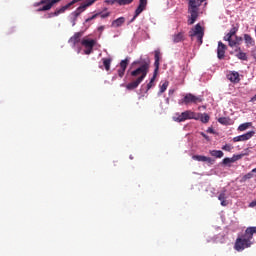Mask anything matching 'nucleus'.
Returning a JSON list of instances; mask_svg holds the SVG:
<instances>
[{
    "instance_id": "obj_1",
    "label": "nucleus",
    "mask_w": 256,
    "mask_h": 256,
    "mask_svg": "<svg viewBox=\"0 0 256 256\" xmlns=\"http://www.w3.org/2000/svg\"><path fill=\"white\" fill-rule=\"evenodd\" d=\"M149 73V62H144L138 68L131 70L129 73V83L126 85L128 91H135L137 87L145 81V77Z\"/></svg>"
},
{
    "instance_id": "obj_2",
    "label": "nucleus",
    "mask_w": 256,
    "mask_h": 256,
    "mask_svg": "<svg viewBox=\"0 0 256 256\" xmlns=\"http://www.w3.org/2000/svg\"><path fill=\"white\" fill-rule=\"evenodd\" d=\"M255 233H256V227H248L245 230V234L242 237L236 239L234 249L236 251H243L251 247V245H253V242H251V239H253V235H255Z\"/></svg>"
},
{
    "instance_id": "obj_3",
    "label": "nucleus",
    "mask_w": 256,
    "mask_h": 256,
    "mask_svg": "<svg viewBox=\"0 0 256 256\" xmlns=\"http://www.w3.org/2000/svg\"><path fill=\"white\" fill-rule=\"evenodd\" d=\"M205 3V0H188V13L190 17L188 19V25H193L199 18V8Z\"/></svg>"
},
{
    "instance_id": "obj_4",
    "label": "nucleus",
    "mask_w": 256,
    "mask_h": 256,
    "mask_svg": "<svg viewBox=\"0 0 256 256\" xmlns=\"http://www.w3.org/2000/svg\"><path fill=\"white\" fill-rule=\"evenodd\" d=\"M205 35V30L201 27V24H196L194 28L189 31V37L197 38L199 45H203V37Z\"/></svg>"
},
{
    "instance_id": "obj_5",
    "label": "nucleus",
    "mask_w": 256,
    "mask_h": 256,
    "mask_svg": "<svg viewBox=\"0 0 256 256\" xmlns=\"http://www.w3.org/2000/svg\"><path fill=\"white\" fill-rule=\"evenodd\" d=\"M189 119H194L195 121H199V118L197 117V113L191 111V110H186L182 112L178 117H174V121L177 123H183L184 121H187Z\"/></svg>"
},
{
    "instance_id": "obj_6",
    "label": "nucleus",
    "mask_w": 256,
    "mask_h": 256,
    "mask_svg": "<svg viewBox=\"0 0 256 256\" xmlns=\"http://www.w3.org/2000/svg\"><path fill=\"white\" fill-rule=\"evenodd\" d=\"M60 1L61 0H41L40 2L34 3V7H40V5H43L38 8L37 11H49L53 5H56V3H59Z\"/></svg>"
},
{
    "instance_id": "obj_7",
    "label": "nucleus",
    "mask_w": 256,
    "mask_h": 256,
    "mask_svg": "<svg viewBox=\"0 0 256 256\" xmlns=\"http://www.w3.org/2000/svg\"><path fill=\"white\" fill-rule=\"evenodd\" d=\"M203 99L199 96H195L191 93H188L184 96L182 100H180V105H191L193 103L194 105H197V103H201Z\"/></svg>"
},
{
    "instance_id": "obj_8",
    "label": "nucleus",
    "mask_w": 256,
    "mask_h": 256,
    "mask_svg": "<svg viewBox=\"0 0 256 256\" xmlns=\"http://www.w3.org/2000/svg\"><path fill=\"white\" fill-rule=\"evenodd\" d=\"M98 0H85L77 9L72 13V15L77 19L79 15L83 13L87 9V7H91Z\"/></svg>"
},
{
    "instance_id": "obj_9",
    "label": "nucleus",
    "mask_w": 256,
    "mask_h": 256,
    "mask_svg": "<svg viewBox=\"0 0 256 256\" xmlns=\"http://www.w3.org/2000/svg\"><path fill=\"white\" fill-rule=\"evenodd\" d=\"M96 43L97 41H95L94 39H83L81 41V45L85 47V55H91V53H93V48L95 47Z\"/></svg>"
},
{
    "instance_id": "obj_10",
    "label": "nucleus",
    "mask_w": 256,
    "mask_h": 256,
    "mask_svg": "<svg viewBox=\"0 0 256 256\" xmlns=\"http://www.w3.org/2000/svg\"><path fill=\"white\" fill-rule=\"evenodd\" d=\"M146 9H147V0H139V5L135 10L134 17L130 20V23H133V21H135V19H137V17H139V14L142 11H145Z\"/></svg>"
},
{
    "instance_id": "obj_11",
    "label": "nucleus",
    "mask_w": 256,
    "mask_h": 256,
    "mask_svg": "<svg viewBox=\"0 0 256 256\" xmlns=\"http://www.w3.org/2000/svg\"><path fill=\"white\" fill-rule=\"evenodd\" d=\"M128 65H129V58H126L120 62V68L117 70L118 77H120V79H123L125 75V71H127Z\"/></svg>"
},
{
    "instance_id": "obj_12",
    "label": "nucleus",
    "mask_w": 256,
    "mask_h": 256,
    "mask_svg": "<svg viewBox=\"0 0 256 256\" xmlns=\"http://www.w3.org/2000/svg\"><path fill=\"white\" fill-rule=\"evenodd\" d=\"M253 135H255V131H249L243 135L234 137L233 141L234 143H238L239 141H249Z\"/></svg>"
},
{
    "instance_id": "obj_13",
    "label": "nucleus",
    "mask_w": 256,
    "mask_h": 256,
    "mask_svg": "<svg viewBox=\"0 0 256 256\" xmlns=\"http://www.w3.org/2000/svg\"><path fill=\"white\" fill-rule=\"evenodd\" d=\"M227 51V45L223 42H218L217 57L218 59H225V52Z\"/></svg>"
},
{
    "instance_id": "obj_14",
    "label": "nucleus",
    "mask_w": 256,
    "mask_h": 256,
    "mask_svg": "<svg viewBox=\"0 0 256 256\" xmlns=\"http://www.w3.org/2000/svg\"><path fill=\"white\" fill-rule=\"evenodd\" d=\"M154 59H155V62H154V66H155V70L156 72L159 71V61H161V51L160 50H155L154 51Z\"/></svg>"
},
{
    "instance_id": "obj_15",
    "label": "nucleus",
    "mask_w": 256,
    "mask_h": 256,
    "mask_svg": "<svg viewBox=\"0 0 256 256\" xmlns=\"http://www.w3.org/2000/svg\"><path fill=\"white\" fill-rule=\"evenodd\" d=\"M218 199L219 201H221L222 207H227V205H229V203L227 202V190L221 191Z\"/></svg>"
},
{
    "instance_id": "obj_16",
    "label": "nucleus",
    "mask_w": 256,
    "mask_h": 256,
    "mask_svg": "<svg viewBox=\"0 0 256 256\" xmlns=\"http://www.w3.org/2000/svg\"><path fill=\"white\" fill-rule=\"evenodd\" d=\"M227 79L231 81V83H239V81H241L239 78V72H231L227 75Z\"/></svg>"
},
{
    "instance_id": "obj_17",
    "label": "nucleus",
    "mask_w": 256,
    "mask_h": 256,
    "mask_svg": "<svg viewBox=\"0 0 256 256\" xmlns=\"http://www.w3.org/2000/svg\"><path fill=\"white\" fill-rule=\"evenodd\" d=\"M81 37H83V32H77L74 36L69 40L73 45H77L81 41Z\"/></svg>"
},
{
    "instance_id": "obj_18",
    "label": "nucleus",
    "mask_w": 256,
    "mask_h": 256,
    "mask_svg": "<svg viewBox=\"0 0 256 256\" xmlns=\"http://www.w3.org/2000/svg\"><path fill=\"white\" fill-rule=\"evenodd\" d=\"M196 117L198 118V121H201V123H207L211 119L207 113H198L196 114Z\"/></svg>"
},
{
    "instance_id": "obj_19",
    "label": "nucleus",
    "mask_w": 256,
    "mask_h": 256,
    "mask_svg": "<svg viewBox=\"0 0 256 256\" xmlns=\"http://www.w3.org/2000/svg\"><path fill=\"white\" fill-rule=\"evenodd\" d=\"M242 41H243V38L239 36H235V39L231 38V40L228 42L229 47H237V45H240Z\"/></svg>"
},
{
    "instance_id": "obj_20",
    "label": "nucleus",
    "mask_w": 256,
    "mask_h": 256,
    "mask_svg": "<svg viewBox=\"0 0 256 256\" xmlns=\"http://www.w3.org/2000/svg\"><path fill=\"white\" fill-rule=\"evenodd\" d=\"M184 39H185V36H184L183 32H179L172 36L173 43H181V41H183Z\"/></svg>"
},
{
    "instance_id": "obj_21",
    "label": "nucleus",
    "mask_w": 256,
    "mask_h": 256,
    "mask_svg": "<svg viewBox=\"0 0 256 256\" xmlns=\"http://www.w3.org/2000/svg\"><path fill=\"white\" fill-rule=\"evenodd\" d=\"M244 41L248 47H249V45H250V47H254V45H255V40L249 34H244Z\"/></svg>"
},
{
    "instance_id": "obj_22",
    "label": "nucleus",
    "mask_w": 256,
    "mask_h": 256,
    "mask_svg": "<svg viewBox=\"0 0 256 256\" xmlns=\"http://www.w3.org/2000/svg\"><path fill=\"white\" fill-rule=\"evenodd\" d=\"M155 79H157V72L154 70V74H153L152 78L150 79V82L146 86V93L151 88L155 87Z\"/></svg>"
},
{
    "instance_id": "obj_23",
    "label": "nucleus",
    "mask_w": 256,
    "mask_h": 256,
    "mask_svg": "<svg viewBox=\"0 0 256 256\" xmlns=\"http://www.w3.org/2000/svg\"><path fill=\"white\" fill-rule=\"evenodd\" d=\"M210 155L216 159H221L225 154L221 150H210Z\"/></svg>"
},
{
    "instance_id": "obj_24",
    "label": "nucleus",
    "mask_w": 256,
    "mask_h": 256,
    "mask_svg": "<svg viewBox=\"0 0 256 256\" xmlns=\"http://www.w3.org/2000/svg\"><path fill=\"white\" fill-rule=\"evenodd\" d=\"M123 23H125V17H119L112 22L111 27H121Z\"/></svg>"
},
{
    "instance_id": "obj_25",
    "label": "nucleus",
    "mask_w": 256,
    "mask_h": 256,
    "mask_svg": "<svg viewBox=\"0 0 256 256\" xmlns=\"http://www.w3.org/2000/svg\"><path fill=\"white\" fill-rule=\"evenodd\" d=\"M104 3L107 5H115V3H118V5L123 6L125 5V0H105Z\"/></svg>"
},
{
    "instance_id": "obj_26",
    "label": "nucleus",
    "mask_w": 256,
    "mask_h": 256,
    "mask_svg": "<svg viewBox=\"0 0 256 256\" xmlns=\"http://www.w3.org/2000/svg\"><path fill=\"white\" fill-rule=\"evenodd\" d=\"M102 61H103V65L105 67V70L106 71H110L111 69V58H102Z\"/></svg>"
},
{
    "instance_id": "obj_27",
    "label": "nucleus",
    "mask_w": 256,
    "mask_h": 256,
    "mask_svg": "<svg viewBox=\"0 0 256 256\" xmlns=\"http://www.w3.org/2000/svg\"><path fill=\"white\" fill-rule=\"evenodd\" d=\"M251 125H253V123H251V122L243 123L238 127V131H247V129H249V127H251Z\"/></svg>"
},
{
    "instance_id": "obj_28",
    "label": "nucleus",
    "mask_w": 256,
    "mask_h": 256,
    "mask_svg": "<svg viewBox=\"0 0 256 256\" xmlns=\"http://www.w3.org/2000/svg\"><path fill=\"white\" fill-rule=\"evenodd\" d=\"M167 87H169V81H165L161 86L160 90L158 92V95H162V93H165L167 91Z\"/></svg>"
},
{
    "instance_id": "obj_29",
    "label": "nucleus",
    "mask_w": 256,
    "mask_h": 256,
    "mask_svg": "<svg viewBox=\"0 0 256 256\" xmlns=\"http://www.w3.org/2000/svg\"><path fill=\"white\" fill-rule=\"evenodd\" d=\"M193 159H195L196 161L207 162V161H210L211 158L207 156L195 155L193 156Z\"/></svg>"
},
{
    "instance_id": "obj_30",
    "label": "nucleus",
    "mask_w": 256,
    "mask_h": 256,
    "mask_svg": "<svg viewBox=\"0 0 256 256\" xmlns=\"http://www.w3.org/2000/svg\"><path fill=\"white\" fill-rule=\"evenodd\" d=\"M236 57L241 61H247V53L245 52H239L238 54H236Z\"/></svg>"
},
{
    "instance_id": "obj_31",
    "label": "nucleus",
    "mask_w": 256,
    "mask_h": 256,
    "mask_svg": "<svg viewBox=\"0 0 256 256\" xmlns=\"http://www.w3.org/2000/svg\"><path fill=\"white\" fill-rule=\"evenodd\" d=\"M237 31H239V27L237 26H232V28L230 29V31L228 32V35L235 37Z\"/></svg>"
},
{
    "instance_id": "obj_32",
    "label": "nucleus",
    "mask_w": 256,
    "mask_h": 256,
    "mask_svg": "<svg viewBox=\"0 0 256 256\" xmlns=\"http://www.w3.org/2000/svg\"><path fill=\"white\" fill-rule=\"evenodd\" d=\"M218 123H220L221 125H227V123H229V120L226 117H220L218 119Z\"/></svg>"
},
{
    "instance_id": "obj_33",
    "label": "nucleus",
    "mask_w": 256,
    "mask_h": 256,
    "mask_svg": "<svg viewBox=\"0 0 256 256\" xmlns=\"http://www.w3.org/2000/svg\"><path fill=\"white\" fill-rule=\"evenodd\" d=\"M222 150L223 151H228V152H231L233 151V146L231 144H226L222 147Z\"/></svg>"
},
{
    "instance_id": "obj_34",
    "label": "nucleus",
    "mask_w": 256,
    "mask_h": 256,
    "mask_svg": "<svg viewBox=\"0 0 256 256\" xmlns=\"http://www.w3.org/2000/svg\"><path fill=\"white\" fill-rule=\"evenodd\" d=\"M223 165H229V163H234L233 158H224L222 160Z\"/></svg>"
},
{
    "instance_id": "obj_35",
    "label": "nucleus",
    "mask_w": 256,
    "mask_h": 256,
    "mask_svg": "<svg viewBox=\"0 0 256 256\" xmlns=\"http://www.w3.org/2000/svg\"><path fill=\"white\" fill-rule=\"evenodd\" d=\"M61 13H65V6H62L60 9L54 12V15H61Z\"/></svg>"
},
{
    "instance_id": "obj_36",
    "label": "nucleus",
    "mask_w": 256,
    "mask_h": 256,
    "mask_svg": "<svg viewBox=\"0 0 256 256\" xmlns=\"http://www.w3.org/2000/svg\"><path fill=\"white\" fill-rule=\"evenodd\" d=\"M245 154H238V155H234L233 157H232V160H234V163H235V161H239V159H243V156H244Z\"/></svg>"
},
{
    "instance_id": "obj_37",
    "label": "nucleus",
    "mask_w": 256,
    "mask_h": 256,
    "mask_svg": "<svg viewBox=\"0 0 256 256\" xmlns=\"http://www.w3.org/2000/svg\"><path fill=\"white\" fill-rule=\"evenodd\" d=\"M100 13L94 14L92 17L86 19V23H89V21H93V19H97L99 17Z\"/></svg>"
},
{
    "instance_id": "obj_38",
    "label": "nucleus",
    "mask_w": 256,
    "mask_h": 256,
    "mask_svg": "<svg viewBox=\"0 0 256 256\" xmlns=\"http://www.w3.org/2000/svg\"><path fill=\"white\" fill-rule=\"evenodd\" d=\"M78 1H81V0H72L70 3L66 4L65 9H69L71 5H75V3H77Z\"/></svg>"
},
{
    "instance_id": "obj_39",
    "label": "nucleus",
    "mask_w": 256,
    "mask_h": 256,
    "mask_svg": "<svg viewBox=\"0 0 256 256\" xmlns=\"http://www.w3.org/2000/svg\"><path fill=\"white\" fill-rule=\"evenodd\" d=\"M232 38H233V36H230V34L227 33V34L224 36V41H228V43H229Z\"/></svg>"
},
{
    "instance_id": "obj_40",
    "label": "nucleus",
    "mask_w": 256,
    "mask_h": 256,
    "mask_svg": "<svg viewBox=\"0 0 256 256\" xmlns=\"http://www.w3.org/2000/svg\"><path fill=\"white\" fill-rule=\"evenodd\" d=\"M109 15H111V12H106V13H104V14H100V17H101L102 19H107V17H109Z\"/></svg>"
},
{
    "instance_id": "obj_41",
    "label": "nucleus",
    "mask_w": 256,
    "mask_h": 256,
    "mask_svg": "<svg viewBox=\"0 0 256 256\" xmlns=\"http://www.w3.org/2000/svg\"><path fill=\"white\" fill-rule=\"evenodd\" d=\"M251 55L253 56V58H254L255 61H256V48L252 49Z\"/></svg>"
},
{
    "instance_id": "obj_42",
    "label": "nucleus",
    "mask_w": 256,
    "mask_h": 256,
    "mask_svg": "<svg viewBox=\"0 0 256 256\" xmlns=\"http://www.w3.org/2000/svg\"><path fill=\"white\" fill-rule=\"evenodd\" d=\"M207 133H215V130L212 128V127H209L208 129H207Z\"/></svg>"
},
{
    "instance_id": "obj_43",
    "label": "nucleus",
    "mask_w": 256,
    "mask_h": 256,
    "mask_svg": "<svg viewBox=\"0 0 256 256\" xmlns=\"http://www.w3.org/2000/svg\"><path fill=\"white\" fill-rule=\"evenodd\" d=\"M98 31H100V33H103V31H105V26L98 27Z\"/></svg>"
},
{
    "instance_id": "obj_44",
    "label": "nucleus",
    "mask_w": 256,
    "mask_h": 256,
    "mask_svg": "<svg viewBox=\"0 0 256 256\" xmlns=\"http://www.w3.org/2000/svg\"><path fill=\"white\" fill-rule=\"evenodd\" d=\"M201 135H202V137H204V139H206L207 141H209V136H207V134H205V133H201Z\"/></svg>"
},
{
    "instance_id": "obj_45",
    "label": "nucleus",
    "mask_w": 256,
    "mask_h": 256,
    "mask_svg": "<svg viewBox=\"0 0 256 256\" xmlns=\"http://www.w3.org/2000/svg\"><path fill=\"white\" fill-rule=\"evenodd\" d=\"M132 1L133 0H124V2H126V3H124V5H131Z\"/></svg>"
},
{
    "instance_id": "obj_46",
    "label": "nucleus",
    "mask_w": 256,
    "mask_h": 256,
    "mask_svg": "<svg viewBox=\"0 0 256 256\" xmlns=\"http://www.w3.org/2000/svg\"><path fill=\"white\" fill-rule=\"evenodd\" d=\"M250 207H256V200L250 203Z\"/></svg>"
},
{
    "instance_id": "obj_47",
    "label": "nucleus",
    "mask_w": 256,
    "mask_h": 256,
    "mask_svg": "<svg viewBox=\"0 0 256 256\" xmlns=\"http://www.w3.org/2000/svg\"><path fill=\"white\" fill-rule=\"evenodd\" d=\"M141 62H139V61H134L133 63H132V67L134 66V65H139Z\"/></svg>"
},
{
    "instance_id": "obj_48",
    "label": "nucleus",
    "mask_w": 256,
    "mask_h": 256,
    "mask_svg": "<svg viewBox=\"0 0 256 256\" xmlns=\"http://www.w3.org/2000/svg\"><path fill=\"white\" fill-rule=\"evenodd\" d=\"M169 95H173L175 93V90H169Z\"/></svg>"
},
{
    "instance_id": "obj_49",
    "label": "nucleus",
    "mask_w": 256,
    "mask_h": 256,
    "mask_svg": "<svg viewBox=\"0 0 256 256\" xmlns=\"http://www.w3.org/2000/svg\"><path fill=\"white\" fill-rule=\"evenodd\" d=\"M251 101H256V94L251 98Z\"/></svg>"
},
{
    "instance_id": "obj_50",
    "label": "nucleus",
    "mask_w": 256,
    "mask_h": 256,
    "mask_svg": "<svg viewBox=\"0 0 256 256\" xmlns=\"http://www.w3.org/2000/svg\"><path fill=\"white\" fill-rule=\"evenodd\" d=\"M130 159H133V156H130Z\"/></svg>"
},
{
    "instance_id": "obj_51",
    "label": "nucleus",
    "mask_w": 256,
    "mask_h": 256,
    "mask_svg": "<svg viewBox=\"0 0 256 256\" xmlns=\"http://www.w3.org/2000/svg\"><path fill=\"white\" fill-rule=\"evenodd\" d=\"M236 1H241V0H236Z\"/></svg>"
}]
</instances>
